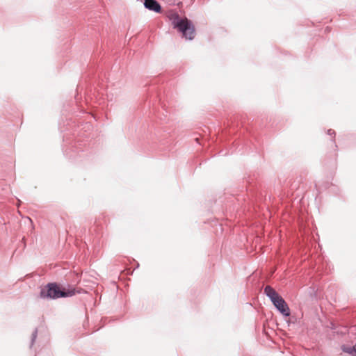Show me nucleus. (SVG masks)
<instances>
[{"label":"nucleus","mask_w":356,"mask_h":356,"mask_svg":"<svg viewBox=\"0 0 356 356\" xmlns=\"http://www.w3.org/2000/svg\"><path fill=\"white\" fill-rule=\"evenodd\" d=\"M166 17L171 22L174 29L181 32L187 40H193L195 35L194 26L186 17L181 18L176 11L170 10L167 13Z\"/></svg>","instance_id":"1"},{"label":"nucleus","mask_w":356,"mask_h":356,"mask_svg":"<svg viewBox=\"0 0 356 356\" xmlns=\"http://www.w3.org/2000/svg\"><path fill=\"white\" fill-rule=\"evenodd\" d=\"M144 6L145 8L155 13L161 12V6L156 0H145Z\"/></svg>","instance_id":"4"},{"label":"nucleus","mask_w":356,"mask_h":356,"mask_svg":"<svg viewBox=\"0 0 356 356\" xmlns=\"http://www.w3.org/2000/svg\"><path fill=\"white\" fill-rule=\"evenodd\" d=\"M264 293L270 300L275 308L284 316H290V309L286 301L270 286L264 288Z\"/></svg>","instance_id":"2"},{"label":"nucleus","mask_w":356,"mask_h":356,"mask_svg":"<svg viewBox=\"0 0 356 356\" xmlns=\"http://www.w3.org/2000/svg\"><path fill=\"white\" fill-rule=\"evenodd\" d=\"M355 356H356V343L355 344Z\"/></svg>","instance_id":"8"},{"label":"nucleus","mask_w":356,"mask_h":356,"mask_svg":"<svg viewBox=\"0 0 356 356\" xmlns=\"http://www.w3.org/2000/svg\"><path fill=\"white\" fill-rule=\"evenodd\" d=\"M74 294V291H61L56 284L50 283L41 289L40 296L42 298L56 299L61 297L72 296Z\"/></svg>","instance_id":"3"},{"label":"nucleus","mask_w":356,"mask_h":356,"mask_svg":"<svg viewBox=\"0 0 356 356\" xmlns=\"http://www.w3.org/2000/svg\"><path fill=\"white\" fill-rule=\"evenodd\" d=\"M327 134H328L329 135H334V134H335V132H334V130H332V129H328V130H327Z\"/></svg>","instance_id":"7"},{"label":"nucleus","mask_w":356,"mask_h":356,"mask_svg":"<svg viewBox=\"0 0 356 356\" xmlns=\"http://www.w3.org/2000/svg\"><path fill=\"white\" fill-rule=\"evenodd\" d=\"M342 350L343 352L350 354L355 356V345L353 346H345L342 347Z\"/></svg>","instance_id":"5"},{"label":"nucleus","mask_w":356,"mask_h":356,"mask_svg":"<svg viewBox=\"0 0 356 356\" xmlns=\"http://www.w3.org/2000/svg\"><path fill=\"white\" fill-rule=\"evenodd\" d=\"M37 335H38V330L35 329L33 334H32V337H31V347H32L34 344V342L37 338Z\"/></svg>","instance_id":"6"}]
</instances>
